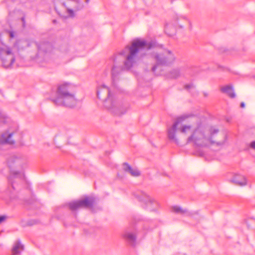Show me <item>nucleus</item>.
<instances>
[{
  "mask_svg": "<svg viewBox=\"0 0 255 255\" xmlns=\"http://www.w3.org/2000/svg\"><path fill=\"white\" fill-rule=\"evenodd\" d=\"M195 214H198V212H195Z\"/></svg>",
  "mask_w": 255,
  "mask_h": 255,
  "instance_id": "obj_31",
  "label": "nucleus"
},
{
  "mask_svg": "<svg viewBox=\"0 0 255 255\" xmlns=\"http://www.w3.org/2000/svg\"><path fill=\"white\" fill-rule=\"evenodd\" d=\"M9 34L10 37L13 38L14 37V34L12 32H10Z\"/></svg>",
  "mask_w": 255,
  "mask_h": 255,
  "instance_id": "obj_27",
  "label": "nucleus"
},
{
  "mask_svg": "<svg viewBox=\"0 0 255 255\" xmlns=\"http://www.w3.org/2000/svg\"><path fill=\"white\" fill-rule=\"evenodd\" d=\"M222 92L227 94L230 98H234L236 97V94L234 91L233 88L231 85H227L221 88Z\"/></svg>",
  "mask_w": 255,
  "mask_h": 255,
  "instance_id": "obj_15",
  "label": "nucleus"
},
{
  "mask_svg": "<svg viewBox=\"0 0 255 255\" xmlns=\"http://www.w3.org/2000/svg\"><path fill=\"white\" fill-rule=\"evenodd\" d=\"M90 0H86V2L88 3L89 2Z\"/></svg>",
  "mask_w": 255,
  "mask_h": 255,
  "instance_id": "obj_29",
  "label": "nucleus"
},
{
  "mask_svg": "<svg viewBox=\"0 0 255 255\" xmlns=\"http://www.w3.org/2000/svg\"><path fill=\"white\" fill-rule=\"evenodd\" d=\"M5 116L0 112V122H4Z\"/></svg>",
  "mask_w": 255,
  "mask_h": 255,
  "instance_id": "obj_22",
  "label": "nucleus"
},
{
  "mask_svg": "<svg viewBox=\"0 0 255 255\" xmlns=\"http://www.w3.org/2000/svg\"><path fill=\"white\" fill-rule=\"evenodd\" d=\"M138 200L144 205V208L149 211H154L157 203L149 195L144 192H140L136 195Z\"/></svg>",
  "mask_w": 255,
  "mask_h": 255,
  "instance_id": "obj_7",
  "label": "nucleus"
},
{
  "mask_svg": "<svg viewBox=\"0 0 255 255\" xmlns=\"http://www.w3.org/2000/svg\"><path fill=\"white\" fill-rule=\"evenodd\" d=\"M184 22V24H187L189 23L188 20L183 16H180L179 18H177L176 19L177 24L181 27L182 28L183 27V23L182 21Z\"/></svg>",
  "mask_w": 255,
  "mask_h": 255,
  "instance_id": "obj_18",
  "label": "nucleus"
},
{
  "mask_svg": "<svg viewBox=\"0 0 255 255\" xmlns=\"http://www.w3.org/2000/svg\"><path fill=\"white\" fill-rule=\"evenodd\" d=\"M51 101L57 106L67 107H73L77 103L73 87L69 83L59 85L56 91V97L51 98Z\"/></svg>",
  "mask_w": 255,
  "mask_h": 255,
  "instance_id": "obj_4",
  "label": "nucleus"
},
{
  "mask_svg": "<svg viewBox=\"0 0 255 255\" xmlns=\"http://www.w3.org/2000/svg\"><path fill=\"white\" fill-rule=\"evenodd\" d=\"M251 147L252 148H254V149H255V141H254L251 142Z\"/></svg>",
  "mask_w": 255,
  "mask_h": 255,
  "instance_id": "obj_25",
  "label": "nucleus"
},
{
  "mask_svg": "<svg viewBox=\"0 0 255 255\" xmlns=\"http://www.w3.org/2000/svg\"><path fill=\"white\" fill-rule=\"evenodd\" d=\"M24 249L23 246L19 241H17L14 245L12 249V255H18Z\"/></svg>",
  "mask_w": 255,
  "mask_h": 255,
  "instance_id": "obj_14",
  "label": "nucleus"
},
{
  "mask_svg": "<svg viewBox=\"0 0 255 255\" xmlns=\"http://www.w3.org/2000/svg\"><path fill=\"white\" fill-rule=\"evenodd\" d=\"M162 46V45L158 44L154 41L147 42L140 39L133 40L130 46H127L120 52V55L125 58L124 67L114 65L112 69L113 78L115 79L124 69L128 70L133 67L138 59L139 55L142 56L147 50Z\"/></svg>",
  "mask_w": 255,
  "mask_h": 255,
  "instance_id": "obj_2",
  "label": "nucleus"
},
{
  "mask_svg": "<svg viewBox=\"0 0 255 255\" xmlns=\"http://www.w3.org/2000/svg\"><path fill=\"white\" fill-rule=\"evenodd\" d=\"M194 86L192 84H190V85H187L185 86V89H190V88H193Z\"/></svg>",
  "mask_w": 255,
  "mask_h": 255,
  "instance_id": "obj_24",
  "label": "nucleus"
},
{
  "mask_svg": "<svg viewBox=\"0 0 255 255\" xmlns=\"http://www.w3.org/2000/svg\"><path fill=\"white\" fill-rule=\"evenodd\" d=\"M151 56L156 62V64L151 68V71L155 73L159 65L169 66L172 64L176 59L173 52L165 48H163L161 52H153Z\"/></svg>",
  "mask_w": 255,
  "mask_h": 255,
  "instance_id": "obj_5",
  "label": "nucleus"
},
{
  "mask_svg": "<svg viewBox=\"0 0 255 255\" xmlns=\"http://www.w3.org/2000/svg\"><path fill=\"white\" fill-rule=\"evenodd\" d=\"M95 199L92 197H86L83 199L72 202L69 203L70 209L76 210L79 208H88L92 207L94 203Z\"/></svg>",
  "mask_w": 255,
  "mask_h": 255,
  "instance_id": "obj_8",
  "label": "nucleus"
},
{
  "mask_svg": "<svg viewBox=\"0 0 255 255\" xmlns=\"http://www.w3.org/2000/svg\"><path fill=\"white\" fill-rule=\"evenodd\" d=\"M97 97L104 102V105L115 115L121 116L128 111V108L114 99L109 88L105 85L100 86L97 90Z\"/></svg>",
  "mask_w": 255,
  "mask_h": 255,
  "instance_id": "obj_3",
  "label": "nucleus"
},
{
  "mask_svg": "<svg viewBox=\"0 0 255 255\" xmlns=\"http://www.w3.org/2000/svg\"><path fill=\"white\" fill-rule=\"evenodd\" d=\"M183 67L173 69L169 72L167 76L170 78H177L181 76V72L183 71Z\"/></svg>",
  "mask_w": 255,
  "mask_h": 255,
  "instance_id": "obj_13",
  "label": "nucleus"
},
{
  "mask_svg": "<svg viewBox=\"0 0 255 255\" xmlns=\"http://www.w3.org/2000/svg\"><path fill=\"white\" fill-rule=\"evenodd\" d=\"M11 178H12V177H10L9 178V181H11Z\"/></svg>",
  "mask_w": 255,
  "mask_h": 255,
  "instance_id": "obj_30",
  "label": "nucleus"
},
{
  "mask_svg": "<svg viewBox=\"0 0 255 255\" xmlns=\"http://www.w3.org/2000/svg\"><path fill=\"white\" fill-rule=\"evenodd\" d=\"M172 211L176 213H180L181 214L186 213L188 216H192L193 215V213L188 212L186 209H183L181 207L177 206L172 207Z\"/></svg>",
  "mask_w": 255,
  "mask_h": 255,
  "instance_id": "obj_16",
  "label": "nucleus"
},
{
  "mask_svg": "<svg viewBox=\"0 0 255 255\" xmlns=\"http://www.w3.org/2000/svg\"><path fill=\"white\" fill-rule=\"evenodd\" d=\"M124 237L131 245H134L136 238L134 234L131 233H126L124 235Z\"/></svg>",
  "mask_w": 255,
  "mask_h": 255,
  "instance_id": "obj_17",
  "label": "nucleus"
},
{
  "mask_svg": "<svg viewBox=\"0 0 255 255\" xmlns=\"http://www.w3.org/2000/svg\"><path fill=\"white\" fill-rule=\"evenodd\" d=\"M229 181L241 186L247 185V181L245 177L241 175L235 174L233 177L229 180Z\"/></svg>",
  "mask_w": 255,
  "mask_h": 255,
  "instance_id": "obj_11",
  "label": "nucleus"
},
{
  "mask_svg": "<svg viewBox=\"0 0 255 255\" xmlns=\"http://www.w3.org/2000/svg\"><path fill=\"white\" fill-rule=\"evenodd\" d=\"M13 132L5 131L0 136V144H12L14 143L13 139Z\"/></svg>",
  "mask_w": 255,
  "mask_h": 255,
  "instance_id": "obj_9",
  "label": "nucleus"
},
{
  "mask_svg": "<svg viewBox=\"0 0 255 255\" xmlns=\"http://www.w3.org/2000/svg\"><path fill=\"white\" fill-rule=\"evenodd\" d=\"M245 107V103H244V102H242V103H241V108H244Z\"/></svg>",
  "mask_w": 255,
  "mask_h": 255,
  "instance_id": "obj_26",
  "label": "nucleus"
},
{
  "mask_svg": "<svg viewBox=\"0 0 255 255\" xmlns=\"http://www.w3.org/2000/svg\"><path fill=\"white\" fill-rule=\"evenodd\" d=\"M6 216H0V224L3 222V221H4L6 219Z\"/></svg>",
  "mask_w": 255,
  "mask_h": 255,
  "instance_id": "obj_23",
  "label": "nucleus"
},
{
  "mask_svg": "<svg viewBox=\"0 0 255 255\" xmlns=\"http://www.w3.org/2000/svg\"><path fill=\"white\" fill-rule=\"evenodd\" d=\"M114 63L116 64V61L115 60H114Z\"/></svg>",
  "mask_w": 255,
  "mask_h": 255,
  "instance_id": "obj_32",
  "label": "nucleus"
},
{
  "mask_svg": "<svg viewBox=\"0 0 255 255\" xmlns=\"http://www.w3.org/2000/svg\"><path fill=\"white\" fill-rule=\"evenodd\" d=\"M20 161V158L16 157V156H12L7 161L8 164L9 166H11L12 164L15 163H18Z\"/></svg>",
  "mask_w": 255,
  "mask_h": 255,
  "instance_id": "obj_19",
  "label": "nucleus"
},
{
  "mask_svg": "<svg viewBox=\"0 0 255 255\" xmlns=\"http://www.w3.org/2000/svg\"><path fill=\"white\" fill-rule=\"evenodd\" d=\"M0 58L2 65L5 68H11L15 60V57L11 49L0 40Z\"/></svg>",
  "mask_w": 255,
  "mask_h": 255,
  "instance_id": "obj_6",
  "label": "nucleus"
},
{
  "mask_svg": "<svg viewBox=\"0 0 255 255\" xmlns=\"http://www.w3.org/2000/svg\"><path fill=\"white\" fill-rule=\"evenodd\" d=\"M62 4L64 6L67 10V12L68 13L70 16L73 17L74 15V11L72 9H70L68 7V5H67L65 2H63Z\"/></svg>",
  "mask_w": 255,
  "mask_h": 255,
  "instance_id": "obj_20",
  "label": "nucleus"
},
{
  "mask_svg": "<svg viewBox=\"0 0 255 255\" xmlns=\"http://www.w3.org/2000/svg\"><path fill=\"white\" fill-rule=\"evenodd\" d=\"M17 177H19L20 178H21V179L23 178L22 175L19 174L17 172L13 173V174L12 175V178H17Z\"/></svg>",
  "mask_w": 255,
  "mask_h": 255,
  "instance_id": "obj_21",
  "label": "nucleus"
},
{
  "mask_svg": "<svg viewBox=\"0 0 255 255\" xmlns=\"http://www.w3.org/2000/svg\"><path fill=\"white\" fill-rule=\"evenodd\" d=\"M125 171L129 173L132 176H138L140 175L139 171L136 168H132L128 163L125 162L123 165Z\"/></svg>",
  "mask_w": 255,
  "mask_h": 255,
  "instance_id": "obj_12",
  "label": "nucleus"
},
{
  "mask_svg": "<svg viewBox=\"0 0 255 255\" xmlns=\"http://www.w3.org/2000/svg\"><path fill=\"white\" fill-rule=\"evenodd\" d=\"M11 186L13 189H15V187L14 186V184L13 182H11Z\"/></svg>",
  "mask_w": 255,
  "mask_h": 255,
  "instance_id": "obj_28",
  "label": "nucleus"
},
{
  "mask_svg": "<svg viewBox=\"0 0 255 255\" xmlns=\"http://www.w3.org/2000/svg\"><path fill=\"white\" fill-rule=\"evenodd\" d=\"M38 50L40 52H50L53 48L52 44L47 41H42L36 44Z\"/></svg>",
  "mask_w": 255,
  "mask_h": 255,
  "instance_id": "obj_10",
  "label": "nucleus"
},
{
  "mask_svg": "<svg viewBox=\"0 0 255 255\" xmlns=\"http://www.w3.org/2000/svg\"><path fill=\"white\" fill-rule=\"evenodd\" d=\"M188 117V116H182L176 119L172 127L168 130V136L170 140L178 144V139L175 136L176 131L178 129L181 133L186 135L190 133V135L187 138V143H192L197 146L204 147L213 144H216L217 146H222L225 143L227 138L225 133H223L220 135L222 138V140H213L212 138L215 134L218 132L219 130L212 128L210 130L209 134L206 127L201 121H197L196 127L192 129V127L190 125L180 126ZM197 119L196 118V121Z\"/></svg>",
  "mask_w": 255,
  "mask_h": 255,
  "instance_id": "obj_1",
  "label": "nucleus"
}]
</instances>
